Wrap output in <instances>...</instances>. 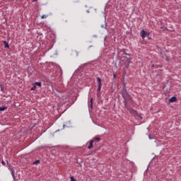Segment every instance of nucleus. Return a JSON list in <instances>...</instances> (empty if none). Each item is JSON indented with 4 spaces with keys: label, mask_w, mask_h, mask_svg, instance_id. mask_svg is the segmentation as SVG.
I'll use <instances>...</instances> for the list:
<instances>
[{
    "label": "nucleus",
    "mask_w": 181,
    "mask_h": 181,
    "mask_svg": "<svg viewBox=\"0 0 181 181\" xmlns=\"http://www.w3.org/2000/svg\"><path fill=\"white\" fill-rule=\"evenodd\" d=\"M122 95L124 101H126L127 98H128V97H129V93H128V91H127V88H124L123 89Z\"/></svg>",
    "instance_id": "f257e3e1"
},
{
    "label": "nucleus",
    "mask_w": 181,
    "mask_h": 181,
    "mask_svg": "<svg viewBox=\"0 0 181 181\" xmlns=\"http://www.w3.org/2000/svg\"><path fill=\"white\" fill-rule=\"evenodd\" d=\"M140 35H141L142 39L146 38V36H149V33H146V31H145L144 30L141 31Z\"/></svg>",
    "instance_id": "f03ea898"
},
{
    "label": "nucleus",
    "mask_w": 181,
    "mask_h": 181,
    "mask_svg": "<svg viewBox=\"0 0 181 181\" xmlns=\"http://www.w3.org/2000/svg\"><path fill=\"white\" fill-rule=\"evenodd\" d=\"M169 101L170 103H176V101H177V98H176V97H172L170 98Z\"/></svg>",
    "instance_id": "7ed1b4c3"
},
{
    "label": "nucleus",
    "mask_w": 181,
    "mask_h": 181,
    "mask_svg": "<svg viewBox=\"0 0 181 181\" xmlns=\"http://www.w3.org/2000/svg\"><path fill=\"white\" fill-rule=\"evenodd\" d=\"M94 144V140H90L89 146L88 147V149H91V148H93V145Z\"/></svg>",
    "instance_id": "20e7f679"
},
{
    "label": "nucleus",
    "mask_w": 181,
    "mask_h": 181,
    "mask_svg": "<svg viewBox=\"0 0 181 181\" xmlns=\"http://www.w3.org/2000/svg\"><path fill=\"white\" fill-rule=\"evenodd\" d=\"M97 81L98 83V86H103V83H101V78L98 77L97 78Z\"/></svg>",
    "instance_id": "39448f33"
},
{
    "label": "nucleus",
    "mask_w": 181,
    "mask_h": 181,
    "mask_svg": "<svg viewBox=\"0 0 181 181\" xmlns=\"http://www.w3.org/2000/svg\"><path fill=\"white\" fill-rule=\"evenodd\" d=\"M129 112H131V114H132V115H136V111H135L134 109H129Z\"/></svg>",
    "instance_id": "423d86ee"
},
{
    "label": "nucleus",
    "mask_w": 181,
    "mask_h": 181,
    "mask_svg": "<svg viewBox=\"0 0 181 181\" xmlns=\"http://www.w3.org/2000/svg\"><path fill=\"white\" fill-rule=\"evenodd\" d=\"M4 47H7L8 49H9V44H8L6 41H4Z\"/></svg>",
    "instance_id": "0eeeda50"
},
{
    "label": "nucleus",
    "mask_w": 181,
    "mask_h": 181,
    "mask_svg": "<svg viewBox=\"0 0 181 181\" xmlns=\"http://www.w3.org/2000/svg\"><path fill=\"white\" fill-rule=\"evenodd\" d=\"M35 86H38V87H42V83L40 82H35Z\"/></svg>",
    "instance_id": "6e6552de"
},
{
    "label": "nucleus",
    "mask_w": 181,
    "mask_h": 181,
    "mask_svg": "<svg viewBox=\"0 0 181 181\" xmlns=\"http://www.w3.org/2000/svg\"><path fill=\"white\" fill-rule=\"evenodd\" d=\"M11 175L13 177V179H15V170H13L12 169H11Z\"/></svg>",
    "instance_id": "1a4fd4ad"
},
{
    "label": "nucleus",
    "mask_w": 181,
    "mask_h": 181,
    "mask_svg": "<svg viewBox=\"0 0 181 181\" xmlns=\"http://www.w3.org/2000/svg\"><path fill=\"white\" fill-rule=\"evenodd\" d=\"M47 16H49V15H45V14H44V15H42V16H41V19H46V18H47Z\"/></svg>",
    "instance_id": "9d476101"
},
{
    "label": "nucleus",
    "mask_w": 181,
    "mask_h": 181,
    "mask_svg": "<svg viewBox=\"0 0 181 181\" xmlns=\"http://www.w3.org/2000/svg\"><path fill=\"white\" fill-rule=\"evenodd\" d=\"M6 110V107H0V111H5Z\"/></svg>",
    "instance_id": "9b49d317"
},
{
    "label": "nucleus",
    "mask_w": 181,
    "mask_h": 181,
    "mask_svg": "<svg viewBox=\"0 0 181 181\" xmlns=\"http://www.w3.org/2000/svg\"><path fill=\"white\" fill-rule=\"evenodd\" d=\"M39 163H40V160H37L36 161H35V162L33 163V165H37V164H39Z\"/></svg>",
    "instance_id": "f8f14e48"
},
{
    "label": "nucleus",
    "mask_w": 181,
    "mask_h": 181,
    "mask_svg": "<svg viewBox=\"0 0 181 181\" xmlns=\"http://www.w3.org/2000/svg\"><path fill=\"white\" fill-rule=\"evenodd\" d=\"M101 140V139L100 138H99V137H96V138H95L94 139V140L93 141H98H98H100Z\"/></svg>",
    "instance_id": "ddd939ff"
},
{
    "label": "nucleus",
    "mask_w": 181,
    "mask_h": 181,
    "mask_svg": "<svg viewBox=\"0 0 181 181\" xmlns=\"http://www.w3.org/2000/svg\"><path fill=\"white\" fill-rule=\"evenodd\" d=\"M129 63H130V62L128 61V62H127V64L126 65V69H128L129 67Z\"/></svg>",
    "instance_id": "4468645a"
},
{
    "label": "nucleus",
    "mask_w": 181,
    "mask_h": 181,
    "mask_svg": "<svg viewBox=\"0 0 181 181\" xmlns=\"http://www.w3.org/2000/svg\"><path fill=\"white\" fill-rule=\"evenodd\" d=\"M36 90V86L35 85L33 87L31 88V90L33 91Z\"/></svg>",
    "instance_id": "2eb2a0df"
},
{
    "label": "nucleus",
    "mask_w": 181,
    "mask_h": 181,
    "mask_svg": "<svg viewBox=\"0 0 181 181\" xmlns=\"http://www.w3.org/2000/svg\"><path fill=\"white\" fill-rule=\"evenodd\" d=\"M90 107L93 108V98L90 99Z\"/></svg>",
    "instance_id": "dca6fc26"
},
{
    "label": "nucleus",
    "mask_w": 181,
    "mask_h": 181,
    "mask_svg": "<svg viewBox=\"0 0 181 181\" xmlns=\"http://www.w3.org/2000/svg\"><path fill=\"white\" fill-rule=\"evenodd\" d=\"M70 179L71 181H76V179H74V177H71Z\"/></svg>",
    "instance_id": "f3484780"
},
{
    "label": "nucleus",
    "mask_w": 181,
    "mask_h": 181,
    "mask_svg": "<svg viewBox=\"0 0 181 181\" xmlns=\"http://www.w3.org/2000/svg\"><path fill=\"white\" fill-rule=\"evenodd\" d=\"M103 86H98V91H99V92H100L101 91V88H102Z\"/></svg>",
    "instance_id": "a211bd4d"
},
{
    "label": "nucleus",
    "mask_w": 181,
    "mask_h": 181,
    "mask_svg": "<svg viewBox=\"0 0 181 181\" xmlns=\"http://www.w3.org/2000/svg\"><path fill=\"white\" fill-rule=\"evenodd\" d=\"M1 163H2V165H4V166H5V165H6L5 161L2 160Z\"/></svg>",
    "instance_id": "6ab92c4d"
},
{
    "label": "nucleus",
    "mask_w": 181,
    "mask_h": 181,
    "mask_svg": "<svg viewBox=\"0 0 181 181\" xmlns=\"http://www.w3.org/2000/svg\"><path fill=\"white\" fill-rule=\"evenodd\" d=\"M117 78V75L115 74H114L113 78Z\"/></svg>",
    "instance_id": "aec40b11"
},
{
    "label": "nucleus",
    "mask_w": 181,
    "mask_h": 181,
    "mask_svg": "<svg viewBox=\"0 0 181 181\" xmlns=\"http://www.w3.org/2000/svg\"><path fill=\"white\" fill-rule=\"evenodd\" d=\"M101 28H104L105 29H107V27L105 25H102Z\"/></svg>",
    "instance_id": "412c9836"
},
{
    "label": "nucleus",
    "mask_w": 181,
    "mask_h": 181,
    "mask_svg": "<svg viewBox=\"0 0 181 181\" xmlns=\"http://www.w3.org/2000/svg\"><path fill=\"white\" fill-rule=\"evenodd\" d=\"M153 67H155V64H153V65L151 66V68H153Z\"/></svg>",
    "instance_id": "4be33fe9"
},
{
    "label": "nucleus",
    "mask_w": 181,
    "mask_h": 181,
    "mask_svg": "<svg viewBox=\"0 0 181 181\" xmlns=\"http://www.w3.org/2000/svg\"><path fill=\"white\" fill-rule=\"evenodd\" d=\"M37 0H33V2H36Z\"/></svg>",
    "instance_id": "5701e85b"
}]
</instances>
